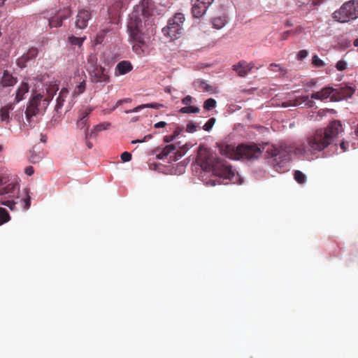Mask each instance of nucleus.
<instances>
[{
  "label": "nucleus",
  "instance_id": "nucleus-1",
  "mask_svg": "<svg viewBox=\"0 0 358 358\" xmlns=\"http://www.w3.org/2000/svg\"><path fill=\"white\" fill-rule=\"evenodd\" d=\"M343 131L341 122L338 120L331 122L325 129H317L308 137L306 142L301 144L296 149V152L303 155H313L334 144L338 136Z\"/></svg>",
  "mask_w": 358,
  "mask_h": 358
},
{
  "label": "nucleus",
  "instance_id": "nucleus-2",
  "mask_svg": "<svg viewBox=\"0 0 358 358\" xmlns=\"http://www.w3.org/2000/svg\"><path fill=\"white\" fill-rule=\"evenodd\" d=\"M198 157L201 161V167L205 171L212 172L215 176L223 180H228L234 183L236 182V173L231 166L227 161L214 157L210 149L200 148Z\"/></svg>",
  "mask_w": 358,
  "mask_h": 358
},
{
  "label": "nucleus",
  "instance_id": "nucleus-3",
  "mask_svg": "<svg viewBox=\"0 0 358 358\" xmlns=\"http://www.w3.org/2000/svg\"><path fill=\"white\" fill-rule=\"evenodd\" d=\"M220 152L229 159L248 160L258 158L262 154V150L255 144H242L237 147L224 145L220 147Z\"/></svg>",
  "mask_w": 358,
  "mask_h": 358
},
{
  "label": "nucleus",
  "instance_id": "nucleus-4",
  "mask_svg": "<svg viewBox=\"0 0 358 358\" xmlns=\"http://www.w3.org/2000/svg\"><path fill=\"white\" fill-rule=\"evenodd\" d=\"M57 90L56 87L52 86L47 89L45 94L38 93L33 95L25 111L26 118L29 122H30L31 118L36 115L41 110L46 109Z\"/></svg>",
  "mask_w": 358,
  "mask_h": 358
},
{
  "label": "nucleus",
  "instance_id": "nucleus-5",
  "mask_svg": "<svg viewBox=\"0 0 358 358\" xmlns=\"http://www.w3.org/2000/svg\"><path fill=\"white\" fill-rule=\"evenodd\" d=\"M333 17L338 22H347L358 17V0H350L343 3L333 13Z\"/></svg>",
  "mask_w": 358,
  "mask_h": 358
},
{
  "label": "nucleus",
  "instance_id": "nucleus-6",
  "mask_svg": "<svg viewBox=\"0 0 358 358\" xmlns=\"http://www.w3.org/2000/svg\"><path fill=\"white\" fill-rule=\"evenodd\" d=\"M141 23V21H131L128 26L130 41L132 43V49L138 55L143 54V46L145 44V35L140 29L139 24Z\"/></svg>",
  "mask_w": 358,
  "mask_h": 358
},
{
  "label": "nucleus",
  "instance_id": "nucleus-7",
  "mask_svg": "<svg viewBox=\"0 0 358 358\" xmlns=\"http://www.w3.org/2000/svg\"><path fill=\"white\" fill-rule=\"evenodd\" d=\"M184 21V15L180 13H176L173 18L168 21L167 26L162 29V33L171 40L178 38L182 34Z\"/></svg>",
  "mask_w": 358,
  "mask_h": 358
},
{
  "label": "nucleus",
  "instance_id": "nucleus-8",
  "mask_svg": "<svg viewBox=\"0 0 358 358\" xmlns=\"http://www.w3.org/2000/svg\"><path fill=\"white\" fill-rule=\"evenodd\" d=\"M88 62L92 64V69H88L91 80L94 83H108L110 77L106 69L100 65H96L94 59L90 58Z\"/></svg>",
  "mask_w": 358,
  "mask_h": 358
},
{
  "label": "nucleus",
  "instance_id": "nucleus-9",
  "mask_svg": "<svg viewBox=\"0 0 358 358\" xmlns=\"http://www.w3.org/2000/svg\"><path fill=\"white\" fill-rule=\"evenodd\" d=\"M71 15L70 7L64 8L57 11V13L48 20L50 27H59L62 24L63 20L69 18Z\"/></svg>",
  "mask_w": 358,
  "mask_h": 358
},
{
  "label": "nucleus",
  "instance_id": "nucleus-10",
  "mask_svg": "<svg viewBox=\"0 0 358 358\" xmlns=\"http://www.w3.org/2000/svg\"><path fill=\"white\" fill-rule=\"evenodd\" d=\"M91 17L92 14L90 10L87 9H80L76 17V27L80 29L86 28Z\"/></svg>",
  "mask_w": 358,
  "mask_h": 358
},
{
  "label": "nucleus",
  "instance_id": "nucleus-11",
  "mask_svg": "<svg viewBox=\"0 0 358 358\" xmlns=\"http://www.w3.org/2000/svg\"><path fill=\"white\" fill-rule=\"evenodd\" d=\"M254 67V63H248L245 60H241L237 64L233 65L232 69L236 71L240 77H245Z\"/></svg>",
  "mask_w": 358,
  "mask_h": 358
},
{
  "label": "nucleus",
  "instance_id": "nucleus-12",
  "mask_svg": "<svg viewBox=\"0 0 358 358\" xmlns=\"http://www.w3.org/2000/svg\"><path fill=\"white\" fill-rule=\"evenodd\" d=\"M336 90L331 87H325L320 91L313 93L310 95V98L313 99L323 101L328 98H330L333 101L334 94Z\"/></svg>",
  "mask_w": 358,
  "mask_h": 358
},
{
  "label": "nucleus",
  "instance_id": "nucleus-13",
  "mask_svg": "<svg viewBox=\"0 0 358 358\" xmlns=\"http://www.w3.org/2000/svg\"><path fill=\"white\" fill-rule=\"evenodd\" d=\"M335 90L333 101L350 98L355 92V89L350 86L341 87Z\"/></svg>",
  "mask_w": 358,
  "mask_h": 358
},
{
  "label": "nucleus",
  "instance_id": "nucleus-14",
  "mask_svg": "<svg viewBox=\"0 0 358 358\" xmlns=\"http://www.w3.org/2000/svg\"><path fill=\"white\" fill-rule=\"evenodd\" d=\"M192 4V13L194 17L199 18L202 17L207 11L209 6H206L202 2L191 0Z\"/></svg>",
  "mask_w": 358,
  "mask_h": 358
},
{
  "label": "nucleus",
  "instance_id": "nucleus-15",
  "mask_svg": "<svg viewBox=\"0 0 358 358\" xmlns=\"http://www.w3.org/2000/svg\"><path fill=\"white\" fill-rule=\"evenodd\" d=\"M302 103H304L305 106H306L308 108H312V107H313L315 103L313 101L309 99L308 96H301L296 97L293 100H289V103L287 102V103H284V106L285 107H287L289 106H297L301 105Z\"/></svg>",
  "mask_w": 358,
  "mask_h": 358
},
{
  "label": "nucleus",
  "instance_id": "nucleus-16",
  "mask_svg": "<svg viewBox=\"0 0 358 358\" xmlns=\"http://www.w3.org/2000/svg\"><path fill=\"white\" fill-rule=\"evenodd\" d=\"M110 126V123L108 122H104L102 123H100L93 128V129L90 131V133L88 132V127L86 129L85 131V138L87 139L89 138H94L97 136L98 133L108 129Z\"/></svg>",
  "mask_w": 358,
  "mask_h": 358
},
{
  "label": "nucleus",
  "instance_id": "nucleus-17",
  "mask_svg": "<svg viewBox=\"0 0 358 358\" xmlns=\"http://www.w3.org/2000/svg\"><path fill=\"white\" fill-rule=\"evenodd\" d=\"M132 69V64L129 61H122L117 64L115 74V76L124 75L130 72Z\"/></svg>",
  "mask_w": 358,
  "mask_h": 358
},
{
  "label": "nucleus",
  "instance_id": "nucleus-18",
  "mask_svg": "<svg viewBox=\"0 0 358 358\" xmlns=\"http://www.w3.org/2000/svg\"><path fill=\"white\" fill-rule=\"evenodd\" d=\"M152 7V0H141L140 3L137 6V10H141L143 15H150Z\"/></svg>",
  "mask_w": 358,
  "mask_h": 358
},
{
  "label": "nucleus",
  "instance_id": "nucleus-19",
  "mask_svg": "<svg viewBox=\"0 0 358 358\" xmlns=\"http://www.w3.org/2000/svg\"><path fill=\"white\" fill-rule=\"evenodd\" d=\"M17 82L16 78L13 77L8 71H4L1 85L3 87H10L14 85Z\"/></svg>",
  "mask_w": 358,
  "mask_h": 358
},
{
  "label": "nucleus",
  "instance_id": "nucleus-20",
  "mask_svg": "<svg viewBox=\"0 0 358 358\" xmlns=\"http://www.w3.org/2000/svg\"><path fill=\"white\" fill-rule=\"evenodd\" d=\"M16 190H19V185L17 182H10L5 187L0 188V195L8 194V196L13 195Z\"/></svg>",
  "mask_w": 358,
  "mask_h": 358
},
{
  "label": "nucleus",
  "instance_id": "nucleus-21",
  "mask_svg": "<svg viewBox=\"0 0 358 358\" xmlns=\"http://www.w3.org/2000/svg\"><path fill=\"white\" fill-rule=\"evenodd\" d=\"M164 106L162 103H146V104H142L136 106L132 110H129L126 111L127 113H137L139 112L143 108H154V109H159L161 108H163Z\"/></svg>",
  "mask_w": 358,
  "mask_h": 358
},
{
  "label": "nucleus",
  "instance_id": "nucleus-22",
  "mask_svg": "<svg viewBox=\"0 0 358 358\" xmlns=\"http://www.w3.org/2000/svg\"><path fill=\"white\" fill-rule=\"evenodd\" d=\"M68 94L69 90L66 88H62L59 92L55 106V110L57 113H59V109H61L63 106L65 99L66 98Z\"/></svg>",
  "mask_w": 358,
  "mask_h": 358
},
{
  "label": "nucleus",
  "instance_id": "nucleus-23",
  "mask_svg": "<svg viewBox=\"0 0 358 358\" xmlns=\"http://www.w3.org/2000/svg\"><path fill=\"white\" fill-rule=\"evenodd\" d=\"M29 92V85L27 83H22L16 92L15 102L18 103L24 99V95Z\"/></svg>",
  "mask_w": 358,
  "mask_h": 358
},
{
  "label": "nucleus",
  "instance_id": "nucleus-24",
  "mask_svg": "<svg viewBox=\"0 0 358 358\" xmlns=\"http://www.w3.org/2000/svg\"><path fill=\"white\" fill-rule=\"evenodd\" d=\"M14 108V104L13 103H8L6 106H3L0 110V117L1 120L3 122H9V112L10 110H13Z\"/></svg>",
  "mask_w": 358,
  "mask_h": 358
},
{
  "label": "nucleus",
  "instance_id": "nucleus-25",
  "mask_svg": "<svg viewBox=\"0 0 358 358\" xmlns=\"http://www.w3.org/2000/svg\"><path fill=\"white\" fill-rule=\"evenodd\" d=\"M38 49L36 48H30L26 54H24L22 57L18 60V64L20 62H27L30 59L35 58L38 55Z\"/></svg>",
  "mask_w": 358,
  "mask_h": 358
},
{
  "label": "nucleus",
  "instance_id": "nucleus-26",
  "mask_svg": "<svg viewBox=\"0 0 358 358\" xmlns=\"http://www.w3.org/2000/svg\"><path fill=\"white\" fill-rule=\"evenodd\" d=\"M268 69L275 73H278L279 76H284L287 74V71L282 67L280 64L271 63L269 64Z\"/></svg>",
  "mask_w": 358,
  "mask_h": 358
},
{
  "label": "nucleus",
  "instance_id": "nucleus-27",
  "mask_svg": "<svg viewBox=\"0 0 358 358\" xmlns=\"http://www.w3.org/2000/svg\"><path fill=\"white\" fill-rule=\"evenodd\" d=\"M23 192H24V197H23L20 200V202L22 205L23 210H27L29 208L30 205H31V197L29 194V191L27 188H25Z\"/></svg>",
  "mask_w": 358,
  "mask_h": 358
},
{
  "label": "nucleus",
  "instance_id": "nucleus-28",
  "mask_svg": "<svg viewBox=\"0 0 358 358\" xmlns=\"http://www.w3.org/2000/svg\"><path fill=\"white\" fill-rule=\"evenodd\" d=\"M226 17H217L213 19L212 24L214 28L220 29L227 24Z\"/></svg>",
  "mask_w": 358,
  "mask_h": 358
},
{
  "label": "nucleus",
  "instance_id": "nucleus-29",
  "mask_svg": "<svg viewBox=\"0 0 358 358\" xmlns=\"http://www.w3.org/2000/svg\"><path fill=\"white\" fill-rule=\"evenodd\" d=\"M176 149V147L173 144H170L166 145L162 151L157 155L159 159H164L171 152L174 151Z\"/></svg>",
  "mask_w": 358,
  "mask_h": 358
},
{
  "label": "nucleus",
  "instance_id": "nucleus-30",
  "mask_svg": "<svg viewBox=\"0 0 358 358\" xmlns=\"http://www.w3.org/2000/svg\"><path fill=\"white\" fill-rule=\"evenodd\" d=\"M86 39V37H76L74 36H71L69 37V41L73 45H78L81 47L84 41Z\"/></svg>",
  "mask_w": 358,
  "mask_h": 358
},
{
  "label": "nucleus",
  "instance_id": "nucleus-31",
  "mask_svg": "<svg viewBox=\"0 0 358 358\" xmlns=\"http://www.w3.org/2000/svg\"><path fill=\"white\" fill-rule=\"evenodd\" d=\"M199 111V108L189 105L181 108L179 110L181 113H198Z\"/></svg>",
  "mask_w": 358,
  "mask_h": 358
},
{
  "label": "nucleus",
  "instance_id": "nucleus-32",
  "mask_svg": "<svg viewBox=\"0 0 358 358\" xmlns=\"http://www.w3.org/2000/svg\"><path fill=\"white\" fill-rule=\"evenodd\" d=\"M10 215L8 211L0 207V226L10 220Z\"/></svg>",
  "mask_w": 358,
  "mask_h": 358
},
{
  "label": "nucleus",
  "instance_id": "nucleus-33",
  "mask_svg": "<svg viewBox=\"0 0 358 358\" xmlns=\"http://www.w3.org/2000/svg\"><path fill=\"white\" fill-rule=\"evenodd\" d=\"M217 106V101L213 98L206 99L203 103V108L206 110H210Z\"/></svg>",
  "mask_w": 358,
  "mask_h": 358
},
{
  "label": "nucleus",
  "instance_id": "nucleus-34",
  "mask_svg": "<svg viewBox=\"0 0 358 358\" xmlns=\"http://www.w3.org/2000/svg\"><path fill=\"white\" fill-rule=\"evenodd\" d=\"M198 87L203 92L213 91V87L208 85L205 80H198L196 82Z\"/></svg>",
  "mask_w": 358,
  "mask_h": 358
},
{
  "label": "nucleus",
  "instance_id": "nucleus-35",
  "mask_svg": "<svg viewBox=\"0 0 358 358\" xmlns=\"http://www.w3.org/2000/svg\"><path fill=\"white\" fill-rule=\"evenodd\" d=\"M295 180L299 184H303L306 181V177L300 171H295L294 173Z\"/></svg>",
  "mask_w": 358,
  "mask_h": 358
},
{
  "label": "nucleus",
  "instance_id": "nucleus-36",
  "mask_svg": "<svg viewBox=\"0 0 358 358\" xmlns=\"http://www.w3.org/2000/svg\"><path fill=\"white\" fill-rule=\"evenodd\" d=\"M109 31V29H101L96 35V37L95 38V43L96 44H101L106 34Z\"/></svg>",
  "mask_w": 358,
  "mask_h": 358
},
{
  "label": "nucleus",
  "instance_id": "nucleus-37",
  "mask_svg": "<svg viewBox=\"0 0 358 358\" xmlns=\"http://www.w3.org/2000/svg\"><path fill=\"white\" fill-rule=\"evenodd\" d=\"M93 108L92 107H86L80 111L79 118L87 119L90 114L92 112Z\"/></svg>",
  "mask_w": 358,
  "mask_h": 358
},
{
  "label": "nucleus",
  "instance_id": "nucleus-38",
  "mask_svg": "<svg viewBox=\"0 0 358 358\" xmlns=\"http://www.w3.org/2000/svg\"><path fill=\"white\" fill-rule=\"evenodd\" d=\"M85 86H86V83H85V80H84L82 82H80L79 83V85H77V87H76V89L73 92V95H78V94L83 93L85 90Z\"/></svg>",
  "mask_w": 358,
  "mask_h": 358
},
{
  "label": "nucleus",
  "instance_id": "nucleus-39",
  "mask_svg": "<svg viewBox=\"0 0 358 358\" xmlns=\"http://www.w3.org/2000/svg\"><path fill=\"white\" fill-rule=\"evenodd\" d=\"M312 64L316 67H323L325 65L324 62L317 55H313Z\"/></svg>",
  "mask_w": 358,
  "mask_h": 358
},
{
  "label": "nucleus",
  "instance_id": "nucleus-40",
  "mask_svg": "<svg viewBox=\"0 0 358 358\" xmlns=\"http://www.w3.org/2000/svg\"><path fill=\"white\" fill-rule=\"evenodd\" d=\"M215 122V118L211 117L210 118L206 124L203 126V129L207 131H209L212 127H213Z\"/></svg>",
  "mask_w": 358,
  "mask_h": 358
},
{
  "label": "nucleus",
  "instance_id": "nucleus-41",
  "mask_svg": "<svg viewBox=\"0 0 358 358\" xmlns=\"http://www.w3.org/2000/svg\"><path fill=\"white\" fill-rule=\"evenodd\" d=\"M17 203V201H4L1 202V204L8 207L11 210H13L15 208V204Z\"/></svg>",
  "mask_w": 358,
  "mask_h": 358
},
{
  "label": "nucleus",
  "instance_id": "nucleus-42",
  "mask_svg": "<svg viewBox=\"0 0 358 358\" xmlns=\"http://www.w3.org/2000/svg\"><path fill=\"white\" fill-rule=\"evenodd\" d=\"M87 122H88L87 119L83 120V119L78 118V120L76 122V126L78 129H83L85 127H87Z\"/></svg>",
  "mask_w": 358,
  "mask_h": 358
},
{
  "label": "nucleus",
  "instance_id": "nucleus-43",
  "mask_svg": "<svg viewBox=\"0 0 358 358\" xmlns=\"http://www.w3.org/2000/svg\"><path fill=\"white\" fill-rule=\"evenodd\" d=\"M336 68L338 71H344L347 68V63L343 60H340L336 63Z\"/></svg>",
  "mask_w": 358,
  "mask_h": 358
},
{
  "label": "nucleus",
  "instance_id": "nucleus-44",
  "mask_svg": "<svg viewBox=\"0 0 358 358\" xmlns=\"http://www.w3.org/2000/svg\"><path fill=\"white\" fill-rule=\"evenodd\" d=\"M197 124L195 123H189L187 124L186 131L189 133H194L196 131Z\"/></svg>",
  "mask_w": 358,
  "mask_h": 358
},
{
  "label": "nucleus",
  "instance_id": "nucleus-45",
  "mask_svg": "<svg viewBox=\"0 0 358 358\" xmlns=\"http://www.w3.org/2000/svg\"><path fill=\"white\" fill-rule=\"evenodd\" d=\"M121 159L124 162H129L131 159V153H129L128 152H124L121 155Z\"/></svg>",
  "mask_w": 358,
  "mask_h": 358
},
{
  "label": "nucleus",
  "instance_id": "nucleus-46",
  "mask_svg": "<svg viewBox=\"0 0 358 358\" xmlns=\"http://www.w3.org/2000/svg\"><path fill=\"white\" fill-rule=\"evenodd\" d=\"M308 55V52L306 50H301L299 52L297 55V59L299 60H303L304 58H306Z\"/></svg>",
  "mask_w": 358,
  "mask_h": 358
},
{
  "label": "nucleus",
  "instance_id": "nucleus-47",
  "mask_svg": "<svg viewBox=\"0 0 358 358\" xmlns=\"http://www.w3.org/2000/svg\"><path fill=\"white\" fill-rule=\"evenodd\" d=\"M192 100V97L190 95H187L182 99L181 101H182V104H184L185 106H188L191 103Z\"/></svg>",
  "mask_w": 358,
  "mask_h": 358
},
{
  "label": "nucleus",
  "instance_id": "nucleus-48",
  "mask_svg": "<svg viewBox=\"0 0 358 358\" xmlns=\"http://www.w3.org/2000/svg\"><path fill=\"white\" fill-rule=\"evenodd\" d=\"M182 131L183 127L178 126L172 134L173 136V138H176L177 136H178Z\"/></svg>",
  "mask_w": 358,
  "mask_h": 358
},
{
  "label": "nucleus",
  "instance_id": "nucleus-49",
  "mask_svg": "<svg viewBox=\"0 0 358 358\" xmlns=\"http://www.w3.org/2000/svg\"><path fill=\"white\" fill-rule=\"evenodd\" d=\"M294 31L292 30H289L283 32L281 35L282 40H287L290 34H293Z\"/></svg>",
  "mask_w": 358,
  "mask_h": 358
},
{
  "label": "nucleus",
  "instance_id": "nucleus-50",
  "mask_svg": "<svg viewBox=\"0 0 358 358\" xmlns=\"http://www.w3.org/2000/svg\"><path fill=\"white\" fill-rule=\"evenodd\" d=\"M130 101H131L130 99H124L118 100L116 103V105L113 107V110H115L116 108H117L119 106L122 105L124 102H130Z\"/></svg>",
  "mask_w": 358,
  "mask_h": 358
},
{
  "label": "nucleus",
  "instance_id": "nucleus-51",
  "mask_svg": "<svg viewBox=\"0 0 358 358\" xmlns=\"http://www.w3.org/2000/svg\"><path fill=\"white\" fill-rule=\"evenodd\" d=\"M166 122L161 121V122L155 123L154 124V127L156 128V129L163 128V127H166Z\"/></svg>",
  "mask_w": 358,
  "mask_h": 358
},
{
  "label": "nucleus",
  "instance_id": "nucleus-52",
  "mask_svg": "<svg viewBox=\"0 0 358 358\" xmlns=\"http://www.w3.org/2000/svg\"><path fill=\"white\" fill-rule=\"evenodd\" d=\"M34 168L32 166H28L25 169V173L27 176H31L34 173Z\"/></svg>",
  "mask_w": 358,
  "mask_h": 358
},
{
  "label": "nucleus",
  "instance_id": "nucleus-53",
  "mask_svg": "<svg viewBox=\"0 0 358 358\" xmlns=\"http://www.w3.org/2000/svg\"><path fill=\"white\" fill-rule=\"evenodd\" d=\"M340 147L341 148V150H343V152H345L348 150V143L345 142V141H341L340 143Z\"/></svg>",
  "mask_w": 358,
  "mask_h": 358
},
{
  "label": "nucleus",
  "instance_id": "nucleus-54",
  "mask_svg": "<svg viewBox=\"0 0 358 358\" xmlns=\"http://www.w3.org/2000/svg\"><path fill=\"white\" fill-rule=\"evenodd\" d=\"M174 139H175V138H173V135H168V136H164V141L165 143H169V142L173 141Z\"/></svg>",
  "mask_w": 358,
  "mask_h": 358
},
{
  "label": "nucleus",
  "instance_id": "nucleus-55",
  "mask_svg": "<svg viewBox=\"0 0 358 358\" xmlns=\"http://www.w3.org/2000/svg\"><path fill=\"white\" fill-rule=\"evenodd\" d=\"M213 1L214 0H194L195 2H196V1L202 2L208 6H210L212 4V3L213 2Z\"/></svg>",
  "mask_w": 358,
  "mask_h": 358
},
{
  "label": "nucleus",
  "instance_id": "nucleus-56",
  "mask_svg": "<svg viewBox=\"0 0 358 358\" xmlns=\"http://www.w3.org/2000/svg\"><path fill=\"white\" fill-rule=\"evenodd\" d=\"M40 159V157L35 155H31L30 157V161L32 162V163H36Z\"/></svg>",
  "mask_w": 358,
  "mask_h": 358
},
{
  "label": "nucleus",
  "instance_id": "nucleus-57",
  "mask_svg": "<svg viewBox=\"0 0 358 358\" xmlns=\"http://www.w3.org/2000/svg\"><path fill=\"white\" fill-rule=\"evenodd\" d=\"M324 0H312V4L313 6L320 5Z\"/></svg>",
  "mask_w": 358,
  "mask_h": 358
},
{
  "label": "nucleus",
  "instance_id": "nucleus-58",
  "mask_svg": "<svg viewBox=\"0 0 358 358\" xmlns=\"http://www.w3.org/2000/svg\"><path fill=\"white\" fill-rule=\"evenodd\" d=\"M144 142V140H134L131 141V143L134 144V143H143Z\"/></svg>",
  "mask_w": 358,
  "mask_h": 358
},
{
  "label": "nucleus",
  "instance_id": "nucleus-59",
  "mask_svg": "<svg viewBox=\"0 0 358 358\" xmlns=\"http://www.w3.org/2000/svg\"><path fill=\"white\" fill-rule=\"evenodd\" d=\"M152 138V135L151 134H148V135H146L143 140H144V142L147 140V139H150Z\"/></svg>",
  "mask_w": 358,
  "mask_h": 358
},
{
  "label": "nucleus",
  "instance_id": "nucleus-60",
  "mask_svg": "<svg viewBox=\"0 0 358 358\" xmlns=\"http://www.w3.org/2000/svg\"><path fill=\"white\" fill-rule=\"evenodd\" d=\"M86 144L90 149L92 148V143L91 142L87 141Z\"/></svg>",
  "mask_w": 358,
  "mask_h": 358
},
{
  "label": "nucleus",
  "instance_id": "nucleus-61",
  "mask_svg": "<svg viewBox=\"0 0 358 358\" xmlns=\"http://www.w3.org/2000/svg\"><path fill=\"white\" fill-rule=\"evenodd\" d=\"M353 45L356 47L358 46V38L355 39L353 42Z\"/></svg>",
  "mask_w": 358,
  "mask_h": 358
},
{
  "label": "nucleus",
  "instance_id": "nucleus-62",
  "mask_svg": "<svg viewBox=\"0 0 358 358\" xmlns=\"http://www.w3.org/2000/svg\"><path fill=\"white\" fill-rule=\"evenodd\" d=\"M5 182L3 181V177L0 176V186L3 185Z\"/></svg>",
  "mask_w": 358,
  "mask_h": 358
},
{
  "label": "nucleus",
  "instance_id": "nucleus-63",
  "mask_svg": "<svg viewBox=\"0 0 358 358\" xmlns=\"http://www.w3.org/2000/svg\"><path fill=\"white\" fill-rule=\"evenodd\" d=\"M285 159H284V160H285V161H289V155H286L285 156Z\"/></svg>",
  "mask_w": 358,
  "mask_h": 358
},
{
  "label": "nucleus",
  "instance_id": "nucleus-64",
  "mask_svg": "<svg viewBox=\"0 0 358 358\" xmlns=\"http://www.w3.org/2000/svg\"><path fill=\"white\" fill-rule=\"evenodd\" d=\"M355 132L356 136L358 137V124H357V126L356 127V129H355Z\"/></svg>",
  "mask_w": 358,
  "mask_h": 358
}]
</instances>
